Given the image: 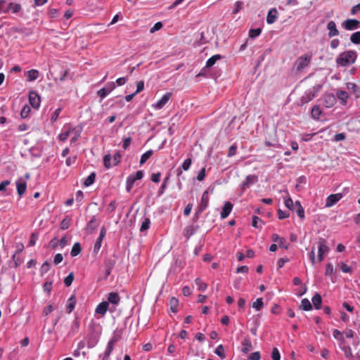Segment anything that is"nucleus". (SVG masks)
Instances as JSON below:
<instances>
[{
    "label": "nucleus",
    "mask_w": 360,
    "mask_h": 360,
    "mask_svg": "<svg viewBox=\"0 0 360 360\" xmlns=\"http://www.w3.org/2000/svg\"><path fill=\"white\" fill-rule=\"evenodd\" d=\"M284 204L286 207H288L290 210H292L295 207V202L290 197H286L284 198Z\"/></svg>",
    "instance_id": "42"
},
{
    "label": "nucleus",
    "mask_w": 360,
    "mask_h": 360,
    "mask_svg": "<svg viewBox=\"0 0 360 360\" xmlns=\"http://www.w3.org/2000/svg\"><path fill=\"white\" fill-rule=\"evenodd\" d=\"M30 104L35 109H38L41 104V97L35 91H31L29 94Z\"/></svg>",
    "instance_id": "8"
},
{
    "label": "nucleus",
    "mask_w": 360,
    "mask_h": 360,
    "mask_svg": "<svg viewBox=\"0 0 360 360\" xmlns=\"http://www.w3.org/2000/svg\"><path fill=\"white\" fill-rule=\"evenodd\" d=\"M257 176L255 175H248L246 176L245 181L242 184L241 188L243 190H245L250 186L257 182Z\"/></svg>",
    "instance_id": "14"
},
{
    "label": "nucleus",
    "mask_w": 360,
    "mask_h": 360,
    "mask_svg": "<svg viewBox=\"0 0 360 360\" xmlns=\"http://www.w3.org/2000/svg\"><path fill=\"white\" fill-rule=\"evenodd\" d=\"M346 88L347 90L352 91L353 93H356L357 90V86L354 83L347 82L346 84Z\"/></svg>",
    "instance_id": "58"
},
{
    "label": "nucleus",
    "mask_w": 360,
    "mask_h": 360,
    "mask_svg": "<svg viewBox=\"0 0 360 360\" xmlns=\"http://www.w3.org/2000/svg\"><path fill=\"white\" fill-rule=\"evenodd\" d=\"M169 303H170L171 309L172 310V311L176 312L177 311L178 300L174 297H172L170 299Z\"/></svg>",
    "instance_id": "50"
},
{
    "label": "nucleus",
    "mask_w": 360,
    "mask_h": 360,
    "mask_svg": "<svg viewBox=\"0 0 360 360\" xmlns=\"http://www.w3.org/2000/svg\"><path fill=\"white\" fill-rule=\"evenodd\" d=\"M221 58V56L220 55H214L213 56H212L211 58H210L207 60V63H206V67L207 68H211L212 66H213L215 63L219 60Z\"/></svg>",
    "instance_id": "31"
},
{
    "label": "nucleus",
    "mask_w": 360,
    "mask_h": 360,
    "mask_svg": "<svg viewBox=\"0 0 360 360\" xmlns=\"http://www.w3.org/2000/svg\"><path fill=\"white\" fill-rule=\"evenodd\" d=\"M262 32V30L260 28L257 29H251L249 32V37L250 38H255L258 37Z\"/></svg>",
    "instance_id": "46"
},
{
    "label": "nucleus",
    "mask_w": 360,
    "mask_h": 360,
    "mask_svg": "<svg viewBox=\"0 0 360 360\" xmlns=\"http://www.w3.org/2000/svg\"><path fill=\"white\" fill-rule=\"evenodd\" d=\"M104 165L106 168H110L114 166L113 162L111 161L110 155H105L103 158Z\"/></svg>",
    "instance_id": "41"
},
{
    "label": "nucleus",
    "mask_w": 360,
    "mask_h": 360,
    "mask_svg": "<svg viewBox=\"0 0 360 360\" xmlns=\"http://www.w3.org/2000/svg\"><path fill=\"white\" fill-rule=\"evenodd\" d=\"M143 176L142 171H137L134 174L130 175L127 179V191L129 192L136 180L141 179Z\"/></svg>",
    "instance_id": "5"
},
{
    "label": "nucleus",
    "mask_w": 360,
    "mask_h": 360,
    "mask_svg": "<svg viewBox=\"0 0 360 360\" xmlns=\"http://www.w3.org/2000/svg\"><path fill=\"white\" fill-rule=\"evenodd\" d=\"M263 300L262 298H257L255 302H254L252 304V308L255 309L257 311H259L263 307Z\"/></svg>",
    "instance_id": "38"
},
{
    "label": "nucleus",
    "mask_w": 360,
    "mask_h": 360,
    "mask_svg": "<svg viewBox=\"0 0 360 360\" xmlns=\"http://www.w3.org/2000/svg\"><path fill=\"white\" fill-rule=\"evenodd\" d=\"M337 98L341 101V103L345 105L349 98V94L347 91L343 90H337L336 91Z\"/></svg>",
    "instance_id": "22"
},
{
    "label": "nucleus",
    "mask_w": 360,
    "mask_h": 360,
    "mask_svg": "<svg viewBox=\"0 0 360 360\" xmlns=\"http://www.w3.org/2000/svg\"><path fill=\"white\" fill-rule=\"evenodd\" d=\"M233 208V205L230 202H226L224 204L223 210L221 212V218L226 219L231 213Z\"/></svg>",
    "instance_id": "21"
},
{
    "label": "nucleus",
    "mask_w": 360,
    "mask_h": 360,
    "mask_svg": "<svg viewBox=\"0 0 360 360\" xmlns=\"http://www.w3.org/2000/svg\"><path fill=\"white\" fill-rule=\"evenodd\" d=\"M356 58V51L348 50L340 53L336 58L335 62L338 65L346 67L354 63Z\"/></svg>",
    "instance_id": "1"
},
{
    "label": "nucleus",
    "mask_w": 360,
    "mask_h": 360,
    "mask_svg": "<svg viewBox=\"0 0 360 360\" xmlns=\"http://www.w3.org/2000/svg\"><path fill=\"white\" fill-rule=\"evenodd\" d=\"M117 340L113 338L108 342L106 346L105 350L102 355V360H108L110 355L111 354L112 350L114 349V347Z\"/></svg>",
    "instance_id": "11"
},
{
    "label": "nucleus",
    "mask_w": 360,
    "mask_h": 360,
    "mask_svg": "<svg viewBox=\"0 0 360 360\" xmlns=\"http://www.w3.org/2000/svg\"><path fill=\"white\" fill-rule=\"evenodd\" d=\"M311 60V55L310 54H304L299 56L293 66L294 70L296 72H302L310 64Z\"/></svg>",
    "instance_id": "2"
},
{
    "label": "nucleus",
    "mask_w": 360,
    "mask_h": 360,
    "mask_svg": "<svg viewBox=\"0 0 360 360\" xmlns=\"http://www.w3.org/2000/svg\"><path fill=\"white\" fill-rule=\"evenodd\" d=\"M342 26L347 30H354L360 27V21L356 19H347L342 23Z\"/></svg>",
    "instance_id": "7"
},
{
    "label": "nucleus",
    "mask_w": 360,
    "mask_h": 360,
    "mask_svg": "<svg viewBox=\"0 0 360 360\" xmlns=\"http://www.w3.org/2000/svg\"><path fill=\"white\" fill-rule=\"evenodd\" d=\"M322 300L321 297L319 294L316 293L313 297H312V303L314 306V307L316 309H319L321 308Z\"/></svg>",
    "instance_id": "30"
},
{
    "label": "nucleus",
    "mask_w": 360,
    "mask_h": 360,
    "mask_svg": "<svg viewBox=\"0 0 360 360\" xmlns=\"http://www.w3.org/2000/svg\"><path fill=\"white\" fill-rule=\"evenodd\" d=\"M81 132H82V128L78 127H73L72 126L71 134H70V136H71L70 143H74L78 140V139L80 136Z\"/></svg>",
    "instance_id": "18"
},
{
    "label": "nucleus",
    "mask_w": 360,
    "mask_h": 360,
    "mask_svg": "<svg viewBox=\"0 0 360 360\" xmlns=\"http://www.w3.org/2000/svg\"><path fill=\"white\" fill-rule=\"evenodd\" d=\"M115 88V84L114 82H108L106 84L105 87L98 91L97 94L101 99L106 97Z\"/></svg>",
    "instance_id": "6"
},
{
    "label": "nucleus",
    "mask_w": 360,
    "mask_h": 360,
    "mask_svg": "<svg viewBox=\"0 0 360 360\" xmlns=\"http://www.w3.org/2000/svg\"><path fill=\"white\" fill-rule=\"evenodd\" d=\"M251 349H252L251 341L248 338H245L242 341V349H241V351L243 353L247 354L248 352H249L251 350Z\"/></svg>",
    "instance_id": "27"
},
{
    "label": "nucleus",
    "mask_w": 360,
    "mask_h": 360,
    "mask_svg": "<svg viewBox=\"0 0 360 360\" xmlns=\"http://www.w3.org/2000/svg\"><path fill=\"white\" fill-rule=\"evenodd\" d=\"M321 88V85H316L307 89L300 98V104L303 105L311 101L319 91Z\"/></svg>",
    "instance_id": "3"
},
{
    "label": "nucleus",
    "mask_w": 360,
    "mask_h": 360,
    "mask_svg": "<svg viewBox=\"0 0 360 360\" xmlns=\"http://www.w3.org/2000/svg\"><path fill=\"white\" fill-rule=\"evenodd\" d=\"M108 306L109 304L108 302L107 301L101 302L95 309L96 314H100L102 316H103L108 309Z\"/></svg>",
    "instance_id": "17"
},
{
    "label": "nucleus",
    "mask_w": 360,
    "mask_h": 360,
    "mask_svg": "<svg viewBox=\"0 0 360 360\" xmlns=\"http://www.w3.org/2000/svg\"><path fill=\"white\" fill-rule=\"evenodd\" d=\"M329 251V248L327 246L326 242L324 239L320 238L318 242V257L319 261L321 262L326 254Z\"/></svg>",
    "instance_id": "4"
},
{
    "label": "nucleus",
    "mask_w": 360,
    "mask_h": 360,
    "mask_svg": "<svg viewBox=\"0 0 360 360\" xmlns=\"http://www.w3.org/2000/svg\"><path fill=\"white\" fill-rule=\"evenodd\" d=\"M252 226L260 228L262 226V220L258 217L255 216L252 219Z\"/></svg>",
    "instance_id": "52"
},
{
    "label": "nucleus",
    "mask_w": 360,
    "mask_h": 360,
    "mask_svg": "<svg viewBox=\"0 0 360 360\" xmlns=\"http://www.w3.org/2000/svg\"><path fill=\"white\" fill-rule=\"evenodd\" d=\"M162 23L161 22H156L150 30V33H154L156 31L160 30L162 27Z\"/></svg>",
    "instance_id": "55"
},
{
    "label": "nucleus",
    "mask_w": 360,
    "mask_h": 360,
    "mask_svg": "<svg viewBox=\"0 0 360 360\" xmlns=\"http://www.w3.org/2000/svg\"><path fill=\"white\" fill-rule=\"evenodd\" d=\"M195 284L197 285L198 290L199 291H205L207 289V284L202 282L200 278H196Z\"/></svg>",
    "instance_id": "34"
},
{
    "label": "nucleus",
    "mask_w": 360,
    "mask_h": 360,
    "mask_svg": "<svg viewBox=\"0 0 360 360\" xmlns=\"http://www.w3.org/2000/svg\"><path fill=\"white\" fill-rule=\"evenodd\" d=\"M333 337H334L335 339H337V340H340V342H342V341H345V340H344V338H343V335H342V333H341L340 330H337V329H335V330H334L333 331Z\"/></svg>",
    "instance_id": "49"
},
{
    "label": "nucleus",
    "mask_w": 360,
    "mask_h": 360,
    "mask_svg": "<svg viewBox=\"0 0 360 360\" xmlns=\"http://www.w3.org/2000/svg\"><path fill=\"white\" fill-rule=\"evenodd\" d=\"M76 305V298L74 295H72L68 300L66 305V310L68 314H70L75 309Z\"/></svg>",
    "instance_id": "25"
},
{
    "label": "nucleus",
    "mask_w": 360,
    "mask_h": 360,
    "mask_svg": "<svg viewBox=\"0 0 360 360\" xmlns=\"http://www.w3.org/2000/svg\"><path fill=\"white\" fill-rule=\"evenodd\" d=\"M340 348L344 352L345 356L350 359L354 358V355L352 353V348L349 345H347L345 341L340 342L339 344Z\"/></svg>",
    "instance_id": "15"
},
{
    "label": "nucleus",
    "mask_w": 360,
    "mask_h": 360,
    "mask_svg": "<svg viewBox=\"0 0 360 360\" xmlns=\"http://www.w3.org/2000/svg\"><path fill=\"white\" fill-rule=\"evenodd\" d=\"M336 103V98L332 94H328L324 96L323 104L326 108H332Z\"/></svg>",
    "instance_id": "16"
},
{
    "label": "nucleus",
    "mask_w": 360,
    "mask_h": 360,
    "mask_svg": "<svg viewBox=\"0 0 360 360\" xmlns=\"http://www.w3.org/2000/svg\"><path fill=\"white\" fill-rule=\"evenodd\" d=\"M81 252V246L79 243H75L71 250L70 255L72 257H75Z\"/></svg>",
    "instance_id": "32"
},
{
    "label": "nucleus",
    "mask_w": 360,
    "mask_h": 360,
    "mask_svg": "<svg viewBox=\"0 0 360 360\" xmlns=\"http://www.w3.org/2000/svg\"><path fill=\"white\" fill-rule=\"evenodd\" d=\"M102 241L103 240H101V238H97L94 247V252L97 253L99 251L101 247Z\"/></svg>",
    "instance_id": "63"
},
{
    "label": "nucleus",
    "mask_w": 360,
    "mask_h": 360,
    "mask_svg": "<svg viewBox=\"0 0 360 360\" xmlns=\"http://www.w3.org/2000/svg\"><path fill=\"white\" fill-rule=\"evenodd\" d=\"M153 154V151L152 150H149L144 153L141 157L140 164H144L152 156Z\"/></svg>",
    "instance_id": "33"
},
{
    "label": "nucleus",
    "mask_w": 360,
    "mask_h": 360,
    "mask_svg": "<svg viewBox=\"0 0 360 360\" xmlns=\"http://www.w3.org/2000/svg\"><path fill=\"white\" fill-rule=\"evenodd\" d=\"M260 359V354L259 352H255L252 353L248 357L247 360H259Z\"/></svg>",
    "instance_id": "64"
},
{
    "label": "nucleus",
    "mask_w": 360,
    "mask_h": 360,
    "mask_svg": "<svg viewBox=\"0 0 360 360\" xmlns=\"http://www.w3.org/2000/svg\"><path fill=\"white\" fill-rule=\"evenodd\" d=\"M39 76V72L37 70H31L27 72V78L30 82L34 81L37 79Z\"/></svg>",
    "instance_id": "29"
},
{
    "label": "nucleus",
    "mask_w": 360,
    "mask_h": 360,
    "mask_svg": "<svg viewBox=\"0 0 360 360\" xmlns=\"http://www.w3.org/2000/svg\"><path fill=\"white\" fill-rule=\"evenodd\" d=\"M192 163V160L191 158H187L185 160L182 164V168L184 170L187 171L189 169Z\"/></svg>",
    "instance_id": "56"
},
{
    "label": "nucleus",
    "mask_w": 360,
    "mask_h": 360,
    "mask_svg": "<svg viewBox=\"0 0 360 360\" xmlns=\"http://www.w3.org/2000/svg\"><path fill=\"white\" fill-rule=\"evenodd\" d=\"M271 358L273 360H280V353L277 348H274L271 353Z\"/></svg>",
    "instance_id": "59"
},
{
    "label": "nucleus",
    "mask_w": 360,
    "mask_h": 360,
    "mask_svg": "<svg viewBox=\"0 0 360 360\" xmlns=\"http://www.w3.org/2000/svg\"><path fill=\"white\" fill-rule=\"evenodd\" d=\"M8 8L11 10L12 13H17L21 10V6L18 4L11 3Z\"/></svg>",
    "instance_id": "44"
},
{
    "label": "nucleus",
    "mask_w": 360,
    "mask_h": 360,
    "mask_svg": "<svg viewBox=\"0 0 360 360\" xmlns=\"http://www.w3.org/2000/svg\"><path fill=\"white\" fill-rule=\"evenodd\" d=\"M289 216H290V214L288 212H284L280 209L278 210V217L279 219H283L288 218V217H289Z\"/></svg>",
    "instance_id": "57"
},
{
    "label": "nucleus",
    "mask_w": 360,
    "mask_h": 360,
    "mask_svg": "<svg viewBox=\"0 0 360 360\" xmlns=\"http://www.w3.org/2000/svg\"><path fill=\"white\" fill-rule=\"evenodd\" d=\"M150 219L146 218L144 219V221L141 224V228H140V231H146L147 229H148V228L150 226Z\"/></svg>",
    "instance_id": "48"
},
{
    "label": "nucleus",
    "mask_w": 360,
    "mask_h": 360,
    "mask_svg": "<svg viewBox=\"0 0 360 360\" xmlns=\"http://www.w3.org/2000/svg\"><path fill=\"white\" fill-rule=\"evenodd\" d=\"M168 180H169V177L168 176L165 179L164 182L161 185L160 188L159 192H158V195L159 196L162 195L164 193L165 190V188L167 187V182Z\"/></svg>",
    "instance_id": "60"
},
{
    "label": "nucleus",
    "mask_w": 360,
    "mask_h": 360,
    "mask_svg": "<svg viewBox=\"0 0 360 360\" xmlns=\"http://www.w3.org/2000/svg\"><path fill=\"white\" fill-rule=\"evenodd\" d=\"M74 280V276L72 273H70L64 280V283L66 286H70Z\"/></svg>",
    "instance_id": "54"
},
{
    "label": "nucleus",
    "mask_w": 360,
    "mask_h": 360,
    "mask_svg": "<svg viewBox=\"0 0 360 360\" xmlns=\"http://www.w3.org/2000/svg\"><path fill=\"white\" fill-rule=\"evenodd\" d=\"M278 18V11L276 8H271L269 11L267 17H266V22L268 24H273Z\"/></svg>",
    "instance_id": "20"
},
{
    "label": "nucleus",
    "mask_w": 360,
    "mask_h": 360,
    "mask_svg": "<svg viewBox=\"0 0 360 360\" xmlns=\"http://www.w3.org/2000/svg\"><path fill=\"white\" fill-rule=\"evenodd\" d=\"M120 301V297L118 293L112 292H110L108 295V303L110 302L113 304H117Z\"/></svg>",
    "instance_id": "26"
},
{
    "label": "nucleus",
    "mask_w": 360,
    "mask_h": 360,
    "mask_svg": "<svg viewBox=\"0 0 360 360\" xmlns=\"http://www.w3.org/2000/svg\"><path fill=\"white\" fill-rule=\"evenodd\" d=\"M172 96L171 93H166L162 96V97L157 101L155 103L152 105V107L155 110H160L162 109L169 101L170 99V97Z\"/></svg>",
    "instance_id": "9"
},
{
    "label": "nucleus",
    "mask_w": 360,
    "mask_h": 360,
    "mask_svg": "<svg viewBox=\"0 0 360 360\" xmlns=\"http://www.w3.org/2000/svg\"><path fill=\"white\" fill-rule=\"evenodd\" d=\"M321 114V110L320 108L317 105H315L311 109V116L314 119L318 120Z\"/></svg>",
    "instance_id": "36"
},
{
    "label": "nucleus",
    "mask_w": 360,
    "mask_h": 360,
    "mask_svg": "<svg viewBox=\"0 0 360 360\" xmlns=\"http://www.w3.org/2000/svg\"><path fill=\"white\" fill-rule=\"evenodd\" d=\"M350 41L354 44H360V31L354 32L350 36Z\"/></svg>",
    "instance_id": "35"
},
{
    "label": "nucleus",
    "mask_w": 360,
    "mask_h": 360,
    "mask_svg": "<svg viewBox=\"0 0 360 360\" xmlns=\"http://www.w3.org/2000/svg\"><path fill=\"white\" fill-rule=\"evenodd\" d=\"M301 307L305 311L310 310L311 309V304L307 299H303L301 302Z\"/></svg>",
    "instance_id": "40"
},
{
    "label": "nucleus",
    "mask_w": 360,
    "mask_h": 360,
    "mask_svg": "<svg viewBox=\"0 0 360 360\" xmlns=\"http://www.w3.org/2000/svg\"><path fill=\"white\" fill-rule=\"evenodd\" d=\"M30 112V108L28 105H25L20 112V116L22 118H26L28 117Z\"/></svg>",
    "instance_id": "47"
},
{
    "label": "nucleus",
    "mask_w": 360,
    "mask_h": 360,
    "mask_svg": "<svg viewBox=\"0 0 360 360\" xmlns=\"http://www.w3.org/2000/svg\"><path fill=\"white\" fill-rule=\"evenodd\" d=\"M327 30H328V37L330 38L339 35V30L337 29L336 24L334 21L330 20L327 24Z\"/></svg>",
    "instance_id": "13"
},
{
    "label": "nucleus",
    "mask_w": 360,
    "mask_h": 360,
    "mask_svg": "<svg viewBox=\"0 0 360 360\" xmlns=\"http://www.w3.org/2000/svg\"><path fill=\"white\" fill-rule=\"evenodd\" d=\"M62 111V108H57L53 113V115H51V123H54L57 121L58 117H59V115L60 113Z\"/></svg>",
    "instance_id": "45"
},
{
    "label": "nucleus",
    "mask_w": 360,
    "mask_h": 360,
    "mask_svg": "<svg viewBox=\"0 0 360 360\" xmlns=\"http://www.w3.org/2000/svg\"><path fill=\"white\" fill-rule=\"evenodd\" d=\"M334 273V268H333V266L332 264L330 263H328L326 265V276H331Z\"/></svg>",
    "instance_id": "51"
},
{
    "label": "nucleus",
    "mask_w": 360,
    "mask_h": 360,
    "mask_svg": "<svg viewBox=\"0 0 360 360\" xmlns=\"http://www.w3.org/2000/svg\"><path fill=\"white\" fill-rule=\"evenodd\" d=\"M95 181V174L91 173L84 181L85 186H91Z\"/></svg>",
    "instance_id": "43"
},
{
    "label": "nucleus",
    "mask_w": 360,
    "mask_h": 360,
    "mask_svg": "<svg viewBox=\"0 0 360 360\" xmlns=\"http://www.w3.org/2000/svg\"><path fill=\"white\" fill-rule=\"evenodd\" d=\"M243 7V3L242 1H238L234 4V10L233 11V13H237L239 12Z\"/></svg>",
    "instance_id": "53"
},
{
    "label": "nucleus",
    "mask_w": 360,
    "mask_h": 360,
    "mask_svg": "<svg viewBox=\"0 0 360 360\" xmlns=\"http://www.w3.org/2000/svg\"><path fill=\"white\" fill-rule=\"evenodd\" d=\"M121 158H122V156H121V154L120 152H116L114 154L113 161H112L114 166L117 165L120 162Z\"/></svg>",
    "instance_id": "61"
},
{
    "label": "nucleus",
    "mask_w": 360,
    "mask_h": 360,
    "mask_svg": "<svg viewBox=\"0 0 360 360\" xmlns=\"http://www.w3.org/2000/svg\"><path fill=\"white\" fill-rule=\"evenodd\" d=\"M195 232V229L193 226H188L185 228L184 231V235L187 238H189Z\"/></svg>",
    "instance_id": "39"
},
{
    "label": "nucleus",
    "mask_w": 360,
    "mask_h": 360,
    "mask_svg": "<svg viewBox=\"0 0 360 360\" xmlns=\"http://www.w3.org/2000/svg\"><path fill=\"white\" fill-rule=\"evenodd\" d=\"M208 202H209L208 192L207 191H205L202 193V197H201L200 207H201L202 210H205L207 207Z\"/></svg>",
    "instance_id": "28"
},
{
    "label": "nucleus",
    "mask_w": 360,
    "mask_h": 360,
    "mask_svg": "<svg viewBox=\"0 0 360 360\" xmlns=\"http://www.w3.org/2000/svg\"><path fill=\"white\" fill-rule=\"evenodd\" d=\"M144 89V82L143 81H139L136 84V90L134 92L135 94H137L142 91Z\"/></svg>",
    "instance_id": "62"
},
{
    "label": "nucleus",
    "mask_w": 360,
    "mask_h": 360,
    "mask_svg": "<svg viewBox=\"0 0 360 360\" xmlns=\"http://www.w3.org/2000/svg\"><path fill=\"white\" fill-rule=\"evenodd\" d=\"M214 353L221 359H224L226 358L224 349L222 345L217 346V347L215 349Z\"/></svg>",
    "instance_id": "37"
},
{
    "label": "nucleus",
    "mask_w": 360,
    "mask_h": 360,
    "mask_svg": "<svg viewBox=\"0 0 360 360\" xmlns=\"http://www.w3.org/2000/svg\"><path fill=\"white\" fill-rule=\"evenodd\" d=\"M342 193L331 194L326 198V207H330L342 198Z\"/></svg>",
    "instance_id": "10"
},
{
    "label": "nucleus",
    "mask_w": 360,
    "mask_h": 360,
    "mask_svg": "<svg viewBox=\"0 0 360 360\" xmlns=\"http://www.w3.org/2000/svg\"><path fill=\"white\" fill-rule=\"evenodd\" d=\"M17 192L20 197H21L25 192L27 188V184L22 179H20L16 181Z\"/></svg>",
    "instance_id": "19"
},
{
    "label": "nucleus",
    "mask_w": 360,
    "mask_h": 360,
    "mask_svg": "<svg viewBox=\"0 0 360 360\" xmlns=\"http://www.w3.org/2000/svg\"><path fill=\"white\" fill-rule=\"evenodd\" d=\"M72 125L70 124H65L63 128L61 133L58 135V139L63 142L65 141L68 136H70Z\"/></svg>",
    "instance_id": "12"
},
{
    "label": "nucleus",
    "mask_w": 360,
    "mask_h": 360,
    "mask_svg": "<svg viewBox=\"0 0 360 360\" xmlns=\"http://www.w3.org/2000/svg\"><path fill=\"white\" fill-rule=\"evenodd\" d=\"M292 211H295L301 219L304 218V211L299 201L295 202V207Z\"/></svg>",
    "instance_id": "24"
},
{
    "label": "nucleus",
    "mask_w": 360,
    "mask_h": 360,
    "mask_svg": "<svg viewBox=\"0 0 360 360\" xmlns=\"http://www.w3.org/2000/svg\"><path fill=\"white\" fill-rule=\"evenodd\" d=\"M292 211H295L301 219L304 218V211L299 201L295 202V207Z\"/></svg>",
    "instance_id": "23"
}]
</instances>
